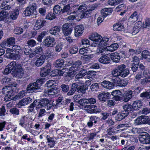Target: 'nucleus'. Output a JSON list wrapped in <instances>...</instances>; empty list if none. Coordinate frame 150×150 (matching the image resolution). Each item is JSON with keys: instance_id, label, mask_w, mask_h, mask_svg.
I'll list each match as a JSON object with an SVG mask.
<instances>
[{"instance_id": "6e6552de", "label": "nucleus", "mask_w": 150, "mask_h": 150, "mask_svg": "<svg viewBox=\"0 0 150 150\" xmlns=\"http://www.w3.org/2000/svg\"><path fill=\"white\" fill-rule=\"evenodd\" d=\"M148 118L145 116H139L134 120V124L135 125L146 124Z\"/></svg>"}, {"instance_id": "052dcab7", "label": "nucleus", "mask_w": 150, "mask_h": 150, "mask_svg": "<svg viewBox=\"0 0 150 150\" xmlns=\"http://www.w3.org/2000/svg\"><path fill=\"white\" fill-rule=\"evenodd\" d=\"M129 73V71L128 69H126L125 70L120 72V76L122 77H125Z\"/></svg>"}, {"instance_id": "393cba45", "label": "nucleus", "mask_w": 150, "mask_h": 150, "mask_svg": "<svg viewBox=\"0 0 150 150\" xmlns=\"http://www.w3.org/2000/svg\"><path fill=\"white\" fill-rule=\"evenodd\" d=\"M112 11V8H104L101 10V15L104 17H106L110 14Z\"/></svg>"}, {"instance_id": "de8ad7c7", "label": "nucleus", "mask_w": 150, "mask_h": 150, "mask_svg": "<svg viewBox=\"0 0 150 150\" xmlns=\"http://www.w3.org/2000/svg\"><path fill=\"white\" fill-rule=\"evenodd\" d=\"M150 82V77L145 78L140 80V83L142 86H145Z\"/></svg>"}, {"instance_id": "72a5a7b5", "label": "nucleus", "mask_w": 150, "mask_h": 150, "mask_svg": "<svg viewBox=\"0 0 150 150\" xmlns=\"http://www.w3.org/2000/svg\"><path fill=\"white\" fill-rule=\"evenodd\" d=\"M133 109L134 110H139L142 106V102L140 100L136 101L132 104Z\"/></svg>"}, {"instance_id": "c756f323", "label": "nucleus", "mask_w": 150, "mask_h": 150, "mask_svg": "<svg viewBox=\"0 0 150 150\" xmlns=\"http://www.w3.org/2000/svg\"><path fill=\"white\" fill-rule=\"evenodd\" d=\"M15 73L16 74V76L19 78H21L25 77L24 71L21 65V67H19L18 69V68Z\"/></svg>"}, {"instance_id": "aec40b11", "label": "nucleus", "mask_w": 150, "mask_h": 150, "mask_svg": "<svg viewBox=\"0 0 150 150\" xmlns=\"http://www.w3.org/2000/svg\"><path fill=\"white\" fill-rule=\"evenodd\" d=\"M40 88L35 82L30 83L28 86L27 90L28 91L31 92L35 91L36 90L39 89Z\"/></svg>"}, {"instance_id": "0e129e2a", "label": "nucleus", "mask_w": 150, "mask_h": 150, "mask_svg": "<svg viewBox=\"0 0 150 150\" xmlns=\"http://www.w3.org/2000/svg\"><path fill=\"white\" fill-rule=\"evenodd\" d=\"M10 111L12 114L18 115L19 114V110L16 108H12L10 109Z\"/></svg>"}, {"instance_id": "58836bf2", "label": "nucleus", "mask_w": 150, "mask_h": 150, "mask_svg": "<svg viewBox=\"0 0 150 150\" xmlns=\"http://www.w3.org/2000/svg\"><path fill=\"white\" fill-rule=\"evenodd\" d=\"M87 73V71L85 70H83L80 71L75 76V78L76 79H81L85 75H86Z\"/></svg>"}, {"instance_id": "37998d69", "label": "nucleus", "mask_w": 150, "mask_h": 150, "mask_svg": "<svg viewBox=\"0 0 150 150\" xmlns=\"http://www.w3.org/2000/svg\"><path fill=\"white\" fill-rule=\"evenodd\" d=\"M64 63V60L63 59H59L57 60L54 64L56 67H61L62 66Z\"/></svg>"}, {"instance_id": "f3484780", "label": "nucleus", "mask_w": 150, "mask_h": 150, "mask_svg": "<svg viewBox=\"0 0 150 150\" xmlns=\"http://www.w3.org/2000/svg\"><path fill=\"white\" fill-rule=\"evenodd\" d=\"M51 68L50 65V64L47 65L46 67H45L42 70L40 71V75L42 77H45L49 74Z\"/></svg>"}, {"instance_id": "f257e3e1", "label": "nucleus", "mask_w": 150, "mask_h": 150, "mask_svg": "<svg viewBox=\"0 0 150 150\" xmlns=\"http://www.w3.org/2000/svg\"><path fill=\"white\" fill-rule=\"evenodd\" d=\"M2 93L5 95L4 98L5 101H9L11 100L13 101L19 100L25 96L27 92L25 91H21L17 95L13 97V91L9 86H6L3 88L2 90Z\"/></svg>"}, {"instance_id": "e2e57ef3", "label": "nucleus", "mask_w": 150, "mask_h": 150, "mask_svg": "<svg viewBox=\"0 0 150 150\" xmlns=\"http://www.w3.org/2000/svg\"><path fill=\"white\" fill-rule=\"evenodd\" d=\"M56 15H55L53 13H48L46 16V18L51 20L56 18Z\"/></svg>"}, {"instance_id": "774afa93", "label": "nucleus", "mask_w": 150, "mask_h": 150, "mask_svg": "<svg viewBox=\"0 0 150 150\" xmlns=\"http://www.w3.org/2000/svg\"><path fill=\"white\" fill-rule=\"evenodd\" d=\"M98 88V84L97 83H93L90 86L91 89L92 91H96Z\"/></svg>"}, {"instance_id": "69168bd1", "label": "nucleus", "mask_w": 150, "mask_h": 150, "mask_svg": "<svg viewBox=\"0 0 150 150\" xmlns=\"http://www.w3.org/2000/svg\"><path fill=\"white\" fill-rule=\"evenodd\" d=\"M23 31V29L19 27H16L14 30L15 33L17 35L21 34Z\"/></svg>"}, {"instance_id": "f8f14e48", "label": "nucleus", "mask_w": 150, "mask_h": 150, "mask_svg": "<svg viewBox=\"0 0 150 150\" xmlns=\"http://www.w3.org/2000/svg\"><path fill=\"white\" fill-rule=\"evenodd\" d=\"M110 94L108 92H100L98 96L99 100L104 102H105L110 97Z\"/></svg>"}, {"instance_id": "dca6fc26", "label": "nucleus", "mask_w": 150, "mask_h": 150, "mask_svg": "<svg viewBox=\"0 0 150 150\" xmlns=\"http://www.w3.org/2000/svg\"><path fill=\"white\" fill-rule=\"evenodd\" d=\"M84 28L82 25H78L76 26L75 28L74 34L76 37L81 35L83 32Z\"/></svg>"}, {"instance_id": "2eb2a0df", "label": "nucleus", "mask_w": 150, "mask_h": 150, "mask_svg": "<svg viewBox=\"0 0 150 150\" xmlns=\"http://www.w3.org/2000/svg\"><path fill=\"white\" fill-rule=\"evenodd\" d=\"M76 9L77 10L75 9V11H76V12H77L79 13V12H81L82 13L81 15V18L86 17V16L85 15H86V14L84 12V11L86 9V5L85 4H83L81 5L78 8H76Z\"/></svg>"}, {"instance_id": "3c124183", "label": "nucleus", "mask_w": 150, "mask_h": 150, "mask_svg": "<svg viewBox=\"0 0 150 150\" xmlns=\"http://www.w3.org/2000/svg\"><path fill=\"white\" fill-rule=\"evenodd\" d=\"M62 91L64 93H67L69 91V86L67 84H62L60 86Z\"/></svg>"}, {"instance_id": "bb28decb", "label": "nucleus", "mask_w": 150, "mask_h": 150, "mask_svg": "<svg viewBox=\"0 0 150 150\" xmlns=\"http://www.w3.org/2000/svg\"><path fill=\"white\" fill-rule=\"evenodd\" d=\"M143 58L148 62H150V50H144L142 53Z\"/></svg>"}, {"instance_id": "c9c22d12", "label": "nucleus", "mask_w": 150, "mask_h": 150, "mask_svg": "<svg viewBox=\"0 0 150 150\" xmlns=\"http://www.w3.org/2000/svg\"><path fill=\"white\" fill-rule=\"evenodd\" d=\"M93 57V55L92 54H85L83 55L80 57V59L83 62H86L88 61Z\"/></svg>"}, {"instance_id": "09e8293b", "label": "nucleus", "mask_w": 150, "mask_h": 150, "mask_svg": "<svg viewBox=\"0 0 150 150\" xmlns=\"http://www.w3.org/2000/svg\"><path fill=\"white\" fill-rule=\"evenodd\" d=\"M140 96L142 98H144L147 99L150 98V90L146 92L141 93Z\"/></svg>"}, {"instance_id": "9d476101", "label": "nucleus", "mask_w": 150, "mask_h": 150, "mask_svg": "<svg viewBox=\"0 0 150 150\" xmlns=\"http://www.w3.org/2000/svg\"><path fill=\"white\" fill-rule=\"evenodd\" d=\"M21 64L19 63H16V62L12 61L8 65V67L11 70L12 73H15L18 68L21 67Z\"/></svg>"}, {"instance_id": "338daca9", "label": "nucleus", "mask_w": 150, "mask_h": 150, "mask_svg": "<svg viewBox=\"0 0 150 150\" xmlns=\"http://www.w3.org/2000/svg\"><path fill=\"white\" fill-rule=\"evenodd\" d=\"M8 13L6 11H4L3 10H0V18L3 19L4 17H5L8 14Z\"/></svg>"}, {"instance_id": "7c9ffc66", "label": "nucleus", "mask_w": 150, "mask_h": 150, "mask_svg": "<svg viewBox=\"0 0 150 150\" xmlns=\"http://www.w3.org/2000/svg\"><path fill=\"white\" fill-rule=\"evenodd\" d=\"M110 57L111 60L115 62H119L120 59V55L117 53H111L110 55Z\"/></svg>"}, {"instance_id": "5701e85b", "label": "nucleus", "mask_w": 150, "mask_h": 150, "mask_svg": "<svg viewBox=\"0 0 150 150\" xmlns=\"http://www.w3.org/2000/svg\"><path fill=\"white\" fill-rule=\"evenodd\" d=\"M45 59V55H42L40 57L38 58L35 62V65L37 67H40L42 65L44 62Z\"/></svg>"}, {"instance_id": "a211bd4d", "label": "nucleus", "mask_w": 150, "mask_h": 150, "mask_svg": "<svg viewBox=\"0 0 150 150\" xmlns=\"http://www.w3.org/2000/svg\"><path fill=\"white\" fill-rule=\"evenodd\" d=\"M62 13H66L68 15L71 14L72 13H73L76 12L75 11L71 12V8L69 4H68L64 7H62Z\"/></svg>"}, {"instance_id": "79ce46f5", "label": "nucleus", "mask_w": 150, "mask_h": 150, "mask_svg": "<svg viewBox=\"0 0 150 150\" xmlns=\"http://www.w3.org/2000/svg\"><path fill=\"white\" fill-rule=\"evenodd\" d=\"M113 27L114 31H122L123 29V26L120 23L115 24Z\"/></svg>"}, {"instance_id": "c85d7f7f", "label": "nucleus", "mask_w": 150, "mask_h": 150, "mask_svg": "<svg viewBox=\"0 0 150 150\" xmlns=\"http://www.w3.org/2000/svg\"><path fill=\"white\" fill-rule=\"evenodd\" d=\"M138 18V13L136 11L134 12L129 18V21L134 23L136 21Z\"/></svg>"}, {"instance_id": "473e14b6", "label": "nucleus", "mask_w": 150, "mask_h": 150, "mask_svg": "<svg viewBox=\"0 0 150 150\" xmlns=\"http://www.w3.org/2000/svg\"><path fill=\"white\" fill-rule=\"evenodd\" d=\"M19 12L18 10H14L9 12V14L10 18L13 20H15L17 18Z\"/></svg>"}, {"instance_id": "864d4df0", "label": "nucleus", "mask_w": 150, "mask_h": 150, "mask_svg": "<svg viewBox=\"0 0 150 150\" xmlns=\"http://www.w3.org/2000/svg\"><path fill=\"white\" fill-rule=\"evenodd\" d=\"M120 71L117 68H115L112 71V75L114 77H118L120 75Z\"/></svg>"}, {"instance_id": "5fc2aeb1", "label": "nucleus", "mask_w": 150, "mask_h": 150, "mask_svg": "<svg viewBox=\"0 0 150 150\" xmlns=\"http://www.w3.org/2000/svg\"><path fill=\"white\" fill-rule=\"evenodd\" d=\"M89 120L93 123L96 124L97 122L100 120L99 118L96 116H92L89 117Z\"/></svg>"}, {"instance_id": "4d7b16f0", "label": "nucleus", "mask_w": 150, "mask_h": 150, "mask_svg": "<svg viewBox=\"0 0 150 150\" xmlns=\"http://www.w3.org/2000/svg\"><path fill=\"white\" fill-rule=\"evenodd\" d=\"M119 2V0H109L108 4L110 5L114 6L117 5Z\"/></svg>"}, {"instance_id": "49530a36", "label": "nucleus", "mask_w": 150, "mask_h": 150, "mask_svg": "<svg viewBox=\"0 0 150 150\" xmlns=\"http://www.w3.org/2000/svg\"><path fill=\"white\" fill-rule=\"evenodd\" d=\"M22 50H23L24 53L26 55L29 54L32 52L31 49L28 45L25 46L22 49Z\"/></svg>"}, {"instance_id": "1a4fd4ad", "label": "nucleus", "mask_w": 150, "mask_h": 150, "mask_svg": "<svg viewBox=\"0 0 150 150\" xmlns=\"http://www.w3.org/2000/svg\"><path fill=\"white\" fill-rule=\"evenodd\" d=\"M15 42V38L13 37H11L8 38L6 41H5L2 42L0 45L3 48L6 47V46L9 47L11 45L14 44Z\"/></svg>"}, {"instance_id": "ea45409f", "label": "nucleus", "mask_w": 150, "mask_h": 150, "mask_svg": "<svg viewBox=\"0 0 150 150\" xmlns=\"http://www.w3.org/2000/svg\"><path fill=\"white\" fill-rule=\"evenodd\" d=\"M60 31V28L59 26H56L51 28L50 30V33L52 35H55Z\"/></svg>"}, {"instance_id": "f704fd0d", "label": "nucleus", "mask_w": 150, "mask_h": 150, "mask_svg": "<svg viewBox=\"0 0 150 150\" xmlns=\"http://www.w3.org/2000/svg\"><path fill=\"white\" fill-rule=\"evenodd\" d=\"M62 6L59 5H56L53 8V13L56 15H59L61 12L62 13Z\"/></svg>"}, {"instance_id": "cd10ccee", "label": "nucleus", "mask_w": 150, "mask_h": 150, "mask_svg": "<svg viewBox=\"0 0 150 150\" xmlns=\"http://www.w3.org/2000/svg\"><path fill=\"white\" fill-rule=\"evenodd\" d=\"M28 118L25 115L21 116L19 119V125L22 127L24 126V124L28 122Z\"/></svg>"}, {"instance_id": "13d9d810", "label": "nucleus", "mask_w": 150, "mask_h": 150, "mask_svg": "<svg viewBox=\"0 0 150 150\" xmlns=\"http://www.w3.org/2000/svg\"><path fill=\"white\" fill-rule=\"evenodd\" d=\"M96 72L94 71H89L87 73V78L90 79L92 77L96 75Z\"/></svg>"}, {"instance_id": "423d86ee", "label": "nucleus", "mask_w": 150, "mask_h": 150, "mask_svg": "<svg viewBox=\"0 0 150 150\" xmlns=\"http://www.w3.org/2000/svg\"><path fill=\"white\" fill-rule=\"evenodd\" d=\"M78 102L82 105H84L85 104L94 105L96 102V100L94 98H88V99L82 98L78 101Z\"/></svg>"}, {"instance_id": "4be33fe9", "label": "nucleus", "mask_w": 150, "mask_h": 150, "mask_svg": "<svg viewBox=\"0 0 150 150\" xmlns=\"http://www.w3.org/2000/svg\"><path fill=\"white\" fill-rule=\"evenodd\" d=\"M101 85L103 87L107 89H110L113 88L114 84L111 82L105 81L101 83Z\"/></svg>"}, {"instance_id": "8fccbe9b", "label": "nucleus", "mask_w": 150, "mask_h": 150, "mask_svg": "<svg viewBox=\"0 0 150 150\" xmlns=\"http://www.w3.org/2000/svg\"><path fill=\"white\" fill-rule=\"evenodd\" d=\"M143 27L144 28H146L148 30L150 29V20L149 19H146L143 24Z\"/></svg>"}, {"instance_id": "20e7f679", "label": "nucleus", "mask_w": 150, "mask_h": 150, "mask_svg": "<svg viewBox=\"0 0 150 150\" xmlns=\"http://www.w3.org/2000/svg\"><path fill=\"white\" fill-rule=\"evenodd\" d=\"M52 106L53 105L51 103L50 101L47 98H44L41 100L38 104V107L39 108L46 107L47 110H50Z\"/></svg>"}, {"instance_id": "6e6d98bb", "label": "nucleus", "mask_w": 150, "mask_h": 150, "mask_svg": "<svg viewBox=\"0 0 150 150\" xmlns=\"http://www.w3.org/2000/svg\"><path fill=\"white\" fill-rule=\"evenodd\" d=\"M139 58L137 56H134L132 58V60L131 62V64H139Z\"/></svg>"}, {"instance_id": "a19ab883", "label": "nucleus", "mask_w": 150, "mask_h": 150, "mask_svg": "<svg viewBox=\"0 0 150 150\" xmlns=\"http://www.w3.org/2000/svg\"><path fill=\"white\" fill-rule=\"evenodd\" d=\"M87 89V87L84 85H82L79 86V85L78 88L77 90V91L79 93H85Z\"/></svg>"}, {"instance_id": "9b49d317", "label": "nucleus", "mask_w": 150, "mask_h": 150, "mask_svg": "<svg viewBox=\"0 0 150 150\" xmlns=\"http://www.w3.org/2000/svg\"><path fill=\"white\" fill-rule=\"evenodd\" d=\"M82 63L81 61L78 60L75 62L69 69V71H72L74 74L76 71L80 70Z\"/></svg>"}, {"instance_id": "412c9836", "label": "nucleus", "mask_w": 150, "mask_h": 150, "mask_svg": "<svg viewBox=\"0 0 150 150\" xmlns=\"http://www.w3.org/2000/svg\"><path fill=\"white\" fill-rule=\"evenodd\" d=\"M119 45L117 43H114L112 44L110 46L105 47V50H107L108 53L114 51L116 50L118 47Z\"/></svg>"}, {"instance_id": "f03ea898", "label": "nucleus", "mask_w": 150, "mask_h": 150, "mask_svg": "<svg viewBox=\"0 0 150 150\" xmlns=\"http://www.w3.org/2000/svg\"><path fill=\"white\" fill-rule=\"evenodd\" d=\"M36 8L37 6L35 3L30 4V5L24 11L23 13L25 16H31L34 17L36 15Z\"/></svg>"}, {"instance_id": "a878e982", "label": "nucleus", "mask_w": 150, "mask_h": 150, "mask_svg": "<svg viewBox=\"0 0 150 150\" xmlns=\"http://www.w3.org/2000/svg\"><path fill=\"white\" fill-rule=\"evenodd\" d=\"M8 50H11L12 52H14L15 53L23 54V51L21 47L20 46L17 45H15L13 46L12 49H9Z\"/></svg>"}, {"instance_id": "b1692460", "label": "nucleus", "mask_w": 150, "mask_h": 150, "mask_svg": "<svg viewBox=\"0 0 150 150\" xmlns=\"http://www.w3.org/2000/svg\"><path fill=\"white\" fill-rule=\"evenodd\" d=\"M32 100V99L30 97L24 98L19 101L18 105L21 106H24L30 103Z\"/></svg>"}, {"instance_id": "bf43d9fd", "label": "nucleus", "mask_w": 150, "mask_h": 150, "mask_svg": "<svg viewBox=\"0 0 150 150\" xmlns=\"http://www.w3.org/2000/svg\"><path fill=\"white\" fill-rule=\"evenodd\" d=\"M47 94L49 95H53L56 94L57 93L56 89L55 88H52L50 90L49 89L46 92Z\"/></svg>"}, {"instance_id": "c03bdc74", "label": "nucleus", "mask_w": 150, "mask_h": 150, "mask_svg": "<svg viewBox=\"0 0 150 150\" xmlns=\"http://www.w3.org/2000/svg\"><path fill=\"white\" fill-rule=\"evenodd\" d=\"M123 108L124 110L128 112L129 113V112L132 111L133 109L132 105L129 104L124 105L123 106Z\"/></svg>"}, {"instance_id": "ddd939ff", "label": "nucleus", "mask_w": 150, "mask_h": 150, "mask_svg": "<svg viewBox=\"0 0 150 150\" xmlns=\"http://www.w3.org/2000/svg\"><path fill=\"white\" fill-rule=\"evenodd\" d=\"M69 24L68 23L64 24L62 26L63 33L65 35H68L70 34L72 31V29L69 27Z\"/></svg>"}, {"instance_id": "39448f33", "label": "nucleus", "mask_w": 150, "mask_h": 150, "mask_svg": "<svg viewBox=\"0 0 150 150\" xmlns=\"http://www.w3.org/2000/svg\"><path fill=\"white\" fill-rule=\"evenodd\" d=\"M143 134H140L139 140L140 142L143 144H149L150 143V136L147 132H143Z\"/></svg>"}, {"instance_id": "4468645a", "label": "nucleus", "mask_w": 150, "mask_h": 150, "mask_svg": "<svg viewBox=\"0 0 150 150\" xmlns=\"http://www.w3.org/2000/svg\"><path fill=\"white\" fill-rule=\"evenodd\" d=\"M45 23L46 21L43 20L42 18L38 19L35 25L34 29L35 30H37L40 29L45 25Z\"/></svg>"}, {"instance_id": "e433bc0d", "label": "nucleus", "mask_w": 150, "mask_h": 150, "mask_svg": "<svg viewBox=\"0 0 150 150\" xmlns=\"http://www.w3.org/2000/svg\"><path fill=\"white\" fill-rule=\"evenodd\" d=\"M63 74V72L61 70H55L52 71L50 75L54 77L62 76Z\"/></svg>"}, {"instance_id": "2f4dec72", "label": "nucleus", "mask_w": 150, "mask_h": 150, "mask_svg": "<svg viewBox=\"0 0 150 150\" xmlns=\"http://www.w3.org/2000/svg\"><path fill=\"white\" fill-rule=\"evenodd\" d=\"M99 62L103 64H107L110 62V58L106 55H104L101 57L99 59Z\"/></svg>"}, {"instance_id": "4c0bfd02", "label": "nucleus", "mask_w": 150, "mask_h": 150, "mask_svg": "<svg viewBox=\"0 0 150 150\" xmlns=\"http://www.w3.org/2000/svg\"><path fill=\"white\" fill-rule=\"evenodd\" d=\"M46 139L48 143V144L50 146V147H53L55 144V142L53 139L52 137H50V136L48 135L47 136Z\"/></svg>"}, {"instance_id": "603ef678", "label": "nucleus", "mask_w": 150, "mask_h": 150, "mask_svg": "<svg viewBox=\"0 0 150 150\" xmlns=\"http://www.w3.org/2000/svg\"><path fill=\"white\" fill-rule=\"evenodd\" d=\"M12 79L11 78L6 77L2 79L1 82L4 84H8L9 85Z\"/></svg>"}, {"instance_id": "0eeeda50", "label": "nucleus", "mask_w": 150, "mask_h": 150, "mask_svg": "<svg viewBox=\"0 0 150 150\" xmlns=\"http://www.w3.org/2000/svg\"><path fill=\"white\" fill-rule=\"evenodd\" d=\"M43 43L45 46L51 47L54 45L56 42L54 38L53 37L49 36H47L44 40Z\"/></svg>"}, {"instance_id": "6ab92c4d", "label": "nucleus", "mask_w": 150, "mask_h": 150, "mask_svg": "<svg viewBox=\"0 0 150 150\" xmlns=\"http://www.w3.org/2000/svg\"><path fill=\"white\" fill-rule=\"evenodd\" d=\"M133 89L131 90H128L127 91H125L123 94V96L125 98V101L127 102L131 99L132 96H134L133 94L132 91Z\"/></svg>"}, {"instance_id": "680f3d73", "label": "nucleus", "mask_w": 150, "mask_h": 150, "mask_svg": "<svg viewBox=\"0 0 150 150\" xmlns=\"http://www.w3.org/2000/svg\"><path fill=\"white\" fill-rule=\"evenodd\" d=\"M37 102L36 101H34L33 103L31 104L30 105L29 107V109H28V113H29L30 112H33L34 110V107L37 105L36 103Z\"/></svg>"}, {"instance_id": "a18cd8bd", "label": "nucleus", "mask_w": 150, "mask_h": 150, "mask_svg": "<svg viewBox=\"0 0 150 150\" xmlns=\"http://www.w3.org/2000/svg\"><path fill=\"white\" fill-rule=\"evenodd\" d=\"M94 105H87L85 107V110L88 113L92 114Z\"/></svg>"}, {"instance_id": "7ed1b4c3", "label": "nucleus", "mask_w": 150, "mask_h": 150, "mask_svg": "<svg viewBox=\"0 0 150 150\" xmlns=\"http://www.w3.org/2000/svg\"><path fill=\"white\" fill-rule=\"evenodd\" d=\"M89 38L93 41V46L95 47L100 46V43L102 40V37L100 35L97 33H92L90 35Z\"/></svg>"}]
</instances>
